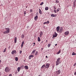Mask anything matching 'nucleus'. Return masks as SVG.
Instances as JSON below:
<instances>
[{
	"label": "nucleus",
	"mask_w": 76,
	"mask_h": 76,
	"mask_svg": "<svg viewBox=\"0 0 76 76\" xmlns=\"http://www.w3.org/2000/svg\"><path fill=\"white\" fill-rule=\"evenodd\" d=\"M6 31L3 32L4 34H8L10 32V28H6Z\"/></svg>",
	"instance_id": "nucleus-1"
},
{
	"label": "nucleus",
	"mask_w": 76,
	"mask_h": 76,
	"mask_svg": "<svg viewBox=\"0 0 76 76\" xmlns=\"http://www.w3.org/2000/svg\"><path fill=\"white\" fill-rule=\"evenodd\" d=\"M5 72L7 73L8 72H9L10 71V68H9L8 67H6L5 69Z\"/></svg>",
	"instance_id": "nucleus-2"
},
{
	"label": "nucleus",
	"mask_w": 76,
	"mask_h": 76,
	"mask_svg": "<svg viewBox=\"0 0 76 76\" xmlns=\"http://www.w3.org/2000/svg\"><path fill=\"white\" fill-rule=\"evenodd\" d=\"M16 53H17L16 52V50H13L11 52V54H12V55H13L14 54H16Z\"/></svg>",
	"instance_id": "nucleus-3"
},
{
	"label": "nucleus",
	"mask_w": 76,
	"mask_h": 76,
	"mask_svg": "<svg viewBox=\"0 0 76 76\" xmlns=\"http://www.w3.org/2000/svg\"><path fill=\"white\" fill-rule=\"evenodd\" d=\"M39 37H42V35H43V33L42 32V31H40V32L39 33Z\"/></svg>",
	"instance_id": "nucleus-4"
},
{
	"label": "nucleus",
	"mask_w": 76,
	"mask_h": 76,
	"mask_svg": "<svg viewBox=\"0 0 76 76\" xmlns=\"http://www.w3.org/2000/svg\"><path fill=\"white\" fill-rule=\"evenodd\" d=\"M57 36V34L56 32H55V34L53 35V37L54 38L56 37Z\"/></svg>",
	"instance_id": "nucleus-5"
},
{
	"label": "nucleus",
	"mask_w": 76,
	"mask_h": 76,
	"mask_svg": "<svg viewBox=\"0 0 76 76\" xmlns=\"http://www.w3.org/2000/svg\"><path fill=\"white\" fill-rule=\"evenodd\" d=\"M45 67L46 68H48L50 67V64L48 63L47 64Z\"/></svg>",
	"instance_id": "nucleus-6"
},
{
	"label": "nucleus",
	"mask_w": 76,
	"mask_h": 76,
	"mask_svg": "<svg viewBox=\"0 0 76 76\" xmlns=\"http://www.w3.org/2000/svg\"><path fill=\"white\" fill-rule=\"evenodd\" d=\"M56 72L57 75H58V74H60V73H61V71H60V69L56 71Z\"/></svg>",
	"instance_id": "nucleus-7"
},
{
	"label": "nucleus",
	"mask_w": 76,
	"mask_h": 76,
	"mask_svg": "<svg viewBox=\"0 0 76 76\" xmlns=\"http://www.w3.org/2000/svg\"><path fill=\"white\" fill-rule=\"evenodd\" d=\"M64 34L65 35H67L69 34V32L68 31H67L66 32H65Z\"/></svg>",
	"instance_id": "nucleus-8"
},
{
	"label": "nucleus",
	"mask_w": 76,
	"mask_h": 76,
	"mask_svg": "<svg viewBox=\"0 0 76 76\" xmlns=\"http://www.w3.org/2000/svg\"><path fill=\"white\" fill-rule=\"evenodd\" d=\"M51 17H56V16H57L56 14H52L51 15Z\"/></svg>",
	"instance_id": "nucleus-9"
},
{
	"label": "nucleus",
	"mask_w": 76,
	"mask_h": 76,
	"mask_svg": "<svg viewBox=\"0 0 76 76\" xmlns=\"http://www.w3.org/2000/svg\"><path fill=\"white\" fill-rule=\"evenodd\" d=\"M33 57L34 55H31L30 56H29L28 58L30 60V59H31V57Z\"/></svg>",
	"instance_id": "nucleus-10"
},
{
	"label": "nucleus",
	"mask_w": 76,
	"mask_h": 76,
	"mask_svg": "<svg viewBox=\"0 0 76 76\" xmlns=\"http://www.w3.org/2000/svg\"><path fill=\"white\" fill-rule=\"evenodd\" d=\"M38 16L37 15L35 17H34L35 20H36H36H37V19H38Z\"/></svg>",
	"instance_id": "nucleus-11"
},
{
	"label": "nucleus",
	"mask_w": 76,
	"mask_h": 76,
	"mask_svg": "<svg viewBox=\"0 0 76 76\" xmlns=\"http://www.w3.org/2000/svg\"><path fill=\"white\" fill-rule=\"evenodd\" d=\"M59 32H60V33H61L63 32V28H61L60 29H59Z\"/></svg>",
	"instance_id": "nucleus-12"
},
{
	"label": "nucleus",
	"mask_w": 76,
	"mask_h": 76,
	"mask_svg": "<svg viewBox=\"0 0 76 76\" xmlns=\"http://www.w3.org/2000/svg\"><path fill=\"white\" fill-rule=\"evenodd\" d=\"M39 13L40 15H42V11L40 10L39 9Z\"/></svg>",
	"instance_id": "nucleus-13"
},
{
	"label": "nucleus",
	"mask_w": 76,
	"mask_h": 76,
	"mask_svg": "<svg viewBox=\"0 0 76 76\" xmlns=\"http://www.w3.org/2000/svg\"><path fill=\"white\" fill-rule=\"evenodd\" d=\"M24 68H25V69H26V70L28 69V66L26 65L25 66Z\"/></svg>",
	"instance_id": "nucleus-14"
},
{
	"label": "nucleus",
	"mask_w": 76,
	"mask_h": 76,
	"mask_svg": "<svg viewBox=\"0 0 76 76\" xmlns=\"http://www.w3.org/2000/svg\"><path fill=\"white\" fill-rule=\"evenodd\" d=\"M36 51V50H33L32 53H31L32 54H35V52Z\"/></svg>",
	"instance_id": "nucleus-15"
},
{
	"label": "nucleus",
	"mask_w": 76,
	"mask_h": 76,
	"mask_svg": "<svg viewBox=\"0 0 76 76\" xmlns=\"http://www.w3.org/2000/svg\"><path fill=\"white\" fill-rule=\"evenodd\" d=\"M14 41L15 43H16L17 41V38L16 37H15L14 39Z\"/></svg>",
	"instance_id": "nucleus-16"
},
{
	"label": "nucleus",
	"mask_w": 76,
	"mask_h": 76,
	"mask_svg": "<svg viewBox=\"0 0 76 76\" xmlns=\"http://www.w3.org/2000/svg\"><path fill=\"white\" fill-rule=\"evenodd\" d=\"M24 44V41H23L21 43V48H22V47H23V45Z\"/></svg>",
	"instance_id": "nucleus-17"
},
{
	"label": "nucleus",
	"mask_w": 76,
	"mask_h": 76,
	"mask_svg": "<svg viewBox=\"0 0 76 76\" xmlns=\"http://www.w3.org/2000/svg\"><path fill=\"white\" fill-rule=\"evenodd\" d=\"M60 29V27H59L58 26L56 28V30L57 31H59V30Z\"/></svg>",
	"instance_id": "nucleus-18"
},
{
	"label": "nucleus",
	"mask_w": 76,
	"mask_h": 76,
	"mask_svg": "<svg viewBox=\"0 0 76 76\" xmlns=\"http://www.w3.org/2000/svg\"><path fill=\"white\" fill-rule=\"evenodd\" d=\"M38 41L39 42H40L41 41V39L39 37H38Z\"/></svg>",
	"instance_id": "nucleus-19"
},
{
	"label": "nucleus",
	"mask_w": 76,
	"mask_h": 76,
	"mask_svg": "<svg viewBox=\"0 0 76 76\" xmlns=\"http://www.w3.org/2000/svg\"><path fill=\"white\" fill-rule=\"evenodd\" d=\"M15 60L16 61H18V57H16L15 58Z\"/></svg>",
	"instance_id": "nucleus-20"
},
{
	"label": "nucleus",
	"mask_w": 76,
	"mask_h": 76,
	"mask_svg": "<svg viewBox=\"0 0 76 76\" xmlns=\"http://www.w3.org/2000/svg\"><path fill=\"white\" fill-rule=\"evenodd\" d=\"M56 66H57V65H58L59 64V63H58V61H56Z\"/></svg>",
	"instance_id": "nucleus-21"
},
{
	"label": "nucleus",
	"mask_w": 76,
	"mask_h": 76,
	"mask_svg": "<svg viewBox=\"0 0 76 76\" xmlns=\"http://www.w3.org/2000/svg\"><path fill=\"white\" fill-rule=\"evenodd\" d=\"M48 10V7H45V10Z\"/></svg>",
	"instance_id": "nucleus-22"
},
{
	"label": "nucleus",
	"mask_w": 76,
	"mask_h": 76,
	"mask_svg": "<svg viewBox=\"0 0 76 76\" xmlns=\"http://www.w3.org/2000/svg\"><path fill=\"white\" fill-rule=\"evenodd\" d=\"M45 65H43L41 67V69H43V68H44L45 67Z\"/></svg>",
	"instance_id": "nucleus-23"
},
{
	"label": "nucleus",
	"mask_w": 76,
	"mask_h": 76,
	"mask_svg": "<svg viewBox=\"0 0 76 76\" xmlns=\"http://www.w3.org/2000/svg\"><path fill=\"white\" fill-rule=\"evenodd\" d=\"M60 53H61V51H60V50L58 53H57V54H59Z\"/></svg>",
	"instance_id": "nucleus-24"
},
{
	"label": "nucleus",
	"mask_w": 76,
	"mask_h": 76,
	"mask_svg": "<svg viewBox=\"0 0 76 76\" xmlns=\"http://www.w3.org/2000/svg\"><path fill=\"white\" fill-rule=\"evenodd\" d=\"M76 53H75L74 52H73L72 54V56L75 55H76Z\"/></svg>",
	"instance_id": "nucleus-25"
},
{
	"label": "nucleus",
	"mask_w": 76,
	"mask_h": 76,
	"mask_svg": "<svg viewBox=\"0 0 76 76\" xmlns=\"http://www.w3.org/2000/svg\"><path fill=\"white\" fill-rule=\"evenodd\" d=\"M25 37V36H24V35L23 34L21 36V38H23Z\"/></svg>",
	"instance_id": "nucleus-26"
},
{
	"label": "nucleus",
	"mask_w": 76,
	"mask_h": 76,
	"mask_svg": "<svg viewBox=\"0 0 76 76\" xmlns=\"http://www.w3.org/2000/svg\"><path fill=\"white\" fill-rule=\"evenodd\" d=\"M6 48H5V49L4 50V51H3V53H5V52H6Z\"/></svg>",
	"instance_id": "nucleus-27"
},
{
	"label": "nucleus",
	"mask_w": 76,
	"mask_h": 76,
	"mask_svg": "<svg viewBox=\"0 0 76 76\" xmlns=\"http://www.w3.org/2000/svg\"><path fill=\"white\" fill-rule=\"evenodd\" d=\"M18 72H19L20 71V68L19 67H18Z\"/></svg>",
	"instance_id": "nucleus-28"
},
{
	"label": "nucleus",
	"mask_w": 76,
	"mask_h": 76,
	"mask_svg": "<svg viewBox=\"0 0 76 76\" xmlns=\"http://www.w3.org/2000/svg\"><path fill=\"white\" fill-rule=\"evenodd\" d=\"M38 52L37 51H36V53H35V56H38Z\"/></svg>",
	"instance_id": "nucleus-29"
},
{
	"label": "nucleus",
	"mask_w": 76,
	"mask_h": 76,
	"mask_svg": "<svg viewBox=\"0 0 76 76\" xmlns=\"http://www.w3.org/2000/svg\"><path fill=\"white\" fill-rule=\"evenodd\" d=\"M60 58H59L57 59V61L59 62L60 61Z\"/></svg>",
	"instance_id": "nucleus-30"
},
{
	"label": "nucleus",
	"mask_w": 76,
	"mask_h": 76,
	"mask_svg": "<svg viewBox=\"0 0 76 76\" xmlns=\"http://www.w3.org/2000/svg\"><path fill=\"white\" fill-rule=\"evenodd\" d=\"M56 3H59V1H56Z\"/></svg>",
	"instance_id": "nucleus-31"
},
{
	"label": "nucleus",
	"mask_w": 76,
	"mask_h": 76,
	"mask_svg": "<svg viewBox=\"0 0 76 76\" xmlns=\"http://www.w3.org/2000/svg\"><path fill=\"white\" fill-rule=\"evenodd\" d=\"M50 45H51L50 44H48V47L49 48L50 47Z\"/></svg>",
	"instance_id": "nucleus-32"
},
{
	"label": "nucleus",
	"mask_w": 76,
	"mask_h": 76,
	"mask_svg": "<svg viewBox=\"0 0 76 76\" xmlns=\"http://www.w3.org/2000/svg\"><path fill=\"white\" fill-rule=\"evenodd\" d=\"M24 15H26V11H24Z\"/></svg>",
	"instance_id": "nucleus-33"
},
{
	"label": "nucleus",
	"mask_w": 76,
	"mask_h": 76,
	"mask_svg": "<svg viewBox=\"0 0 76 76\" xmlns=\"http://www.w3.org/2000/svg\"><path fill=\"white\" fill-rule=\"evenodd\" d=\"M44 4V2H42L41 3V4H40V5H42V4Z\"/></svg>",
	"instance_id": "nucleus-34"
},
{
	"label": "nucleus",
	"mask_w": 76,
	"mask_h": 76,
	"mask_svg": "<svg viewBox=\"0 0 76 76\" xmlns=\"http://www.w3.org/2000/svg\"><path fill=\"white\" fill-rule=\"evenodd\" d=\"M54 12L55 13H57V11L56 10H54Z\"/></svg>",
	"instance_id": "nucleus-35"
},
{
	"label": "nucleus",
	"mask_w": 76,
	"mask_h": 76,
	"mask_svg": "<svg viewBox=\"0 0 76 76\" xmlns=\"http://www.w3.org/2000/svg\"><path fill=\"white\" fill-rule=\"evenodd\" d=\"M59 10H60V9L58 8L57 9V12H59Z\"/></svg>",
	"instance_id": "nucleus-36"
},
{
	"label": "nucleus",
	"mask_w": 76,
	"mask_h": 76,
	"mask_svg": "<svg viewBox=\"0 0 76 76\" xmlns=\"http://www.w3.org/2000/svg\"><path fill=\"white\" fill-rule=\"evenodd\" d=\"M30 12H31V13L32 12V9H30Z\"/></svg>",
	"instance_id": "nucleus-37"
},
{
	"label": "nucleus",
	"mask_w": 76,
	"mask_h": 76,
	"mask_svg": "<svg viewBox=\"0 0 76 76\" xmlns=\"http://www.w3.org/2000/svg\"><path fill=\"white\" fill-rule=\"evenodd\" d=\"M46 23H47V22H45L43 23V24L44 25L45 24H46Z\"/></svg>",
	"instance_id": "nucleus-38"
},
{
	"label": "nucleus",
	"mask_w": 76,
	"mask_h": 76,
	"mask_svg": "<svg viewBox=\"0 0 76 76\" xmlns=\"http://www.w3.org/2000/svg\"><path fill=\"white\" fill-rule=\"evenodd\" d=\"M19 53H20V54H22V51H21V50H20V51Z\"/></svg>",
	"instance_id": "nucleus-39"
},
{
	"label": "nucleus",
	"mask_w": 76,
	"mask_h": 76,
	"mask_svg": "<svg viewBox=\"0 0 76 76\" xmlns=\"http://www.w3.org/2000/svg\"><path fill=\"white\" fill-rule=\"evenodd\" d=\"M9 76H12V75L11 74H10Z\"/></svg>",
	"instance_id": "nucleus-40"
},
{
	"label": "nucleus",
	"mask_w": 76,
	"mask_h": 76,
	"mask_svg": "<svg viewBox=\"0 0 76 76\" xmlns=\"http://www.w3.org/2000/svg\"><path fill=\"white\" fill-rule=\"evenodd\" d=\"M47 22L48 23H49L50 22H49L48 21Z\"/></svg>",
	"instance_id": "nucleus-41"
},
{
	"label": "nucleus",
	"mask_w": 76,
	"mask_h": 76,
	"mask_svg": "<svg viewBox=\"0 0 76 76\" xmlns=\"http://www.w3.org/2000/svg\"><path fill=\"white\" fill-rule=\"evenodd\" d=\"M74 75H76V72H75Z\"/></svg>",
	"instance_id": "nucleus-42"
},
{
	"label": "nucleus",
	"mask_w": 76,
	"mask_h": 76,
	"mask_svg": "<svg viewBox=\"0 0 76 76\" xmlns=\"http://www.w3.org/2000/svg\"><path fill=\"white\" fill-rule=\"evenodd\" d=\"M76 65L75 64H74V66H75Z\"/></svg>",
	"instance_id": "nucleus-43"
},
{
	"label": "nucleus",
	"mask_w": 76,
	"mask_h": 76,
	"mask_svg": "<svg viewBox=\"0 0 76 76\" xmlns=\"http://www.w3.org/2000/svg\"><path fill=\"white\" fill-rule=\"evenodd\" d=\"M1 72H0V76H1Z\"/></svg>",
	"instance_id": "nucleus-44"
},
{
	"label": "nucleus",
	"mask_w": 76,
	"mask_h": 76,
	"mask_svg": "<svg viewBox=\"0 0 76 76\" xmlns=\"http://www.w3.org/2000/svg\"><path fill=\"white\" fill-rule=\"evenodd\" d=\"M54 9H56V7H54Z\"/></svg>",
	"instance_id": "nucleus-45"
},
{
	"label": "nucleus",
	"mask_w": 76,
	"mask_h": 76,
	"mask_svg": "<svg viewBox=\"0 0 76 76\" xmlns=\"http://www.w3.org/2000/svg\"><path fill=\"white\" fill-rule=\"evenodd\" d=\"M1 60H0V63H1Z\"/></svg>",
	"instance_id": "nucleus-46"
},
{
	"label": "nucleus",
	"mask_w": 76,
	"mask_h": 76,
	"mask_svg": "<svg viewBox=\"0 0 76 76\" xmlns=\"http://www.w3.org/2000/svg\"><path fill=\"white\" fill-rule=\"evenodd\" d=\"M46 58H48V56H46Z\"/></svg>",
	"instance_id": "nucleus-47"
},
{
	"label": "nucleus",
	"mask_w": 76,
	"mask_h": 76,
	"mask_svg": "<svg viewBox=\"0 0 76 76\" xmlns=\"http://www.w3.org/2000/svg\"><path fill=\"white\" fill-rule=\"evenodd\" d=\"M57 45V44H56L55 45V46H56V45Z\"/></svg>",
	"instance_id": "nucleus-48"
},
{
	"label": "nucleus",
	"mask_w": 76,
	"mask_h": 76,
	"mask_svg": "<svg viewBox=\"0 0 76 76\" xmlns=\"http://www.w3.org/2000/svg\"><path fill=\"white\" fill-rule=\"evenodd\" d=\"M42 42H43V41H42L41 42V43H42Z\"/></svg>",
	"instance_id": "nucleus-49"
},
{
	"label": "nucleus",
	"mask_w": 76,
	"mask_h": 76,
	"mask_svg": "<svg viewBox=\"0 0 76 76\" xmlns=\"http://www.w3.org/2000/svg\"><path fill=\"white\" fill-rule=\"evenodd\" d=\"M34 45H35V43H34Z\"/></svg>",
	"instance_id": "nucleus-50"
},
{
	"label": "nucleus",
	"mask_w": 76,
	"mask_h": 76,
	"mask_svg": "<svg viewBox=\"0 0 76 76\" xmlns=\"http://www.w3.org/2000/svg\"><path fill=\"white\" fill-rule=\"evenodd\" d=\"M46 42H47V40L46 41Z\"/></svg>",
	"instance_id": "nucleus-51"
},
{
	"label": "nucleus",
	"mask_w": 76,
	"mask_h": 76,
	"mask_svg": "<svg viewBox=\"0 0 76 76\" xmlns=\"http://www.w3.org/2000/svg\"><path fill=\"white\" fill-rule=\"evenodd\" d=\"M0 57H1V56H0Z\"/></svg>",
	"instance_id": "nucleus-52"
},
{
	"label": "nucleus",
	"mask_w": 76,
	"mask_h": 76,
	"mask_svg": "<svg viewBox=\"0 0 76 76\" xmlns=\"http://www.w3.org/2000/svg\"><path fill=\"white\" fill-rule=\"evenodd\" d=\"M42 50H43V48H42Z\"/></svg>",
	"instance_id": "nucleus-53"
},
{
	"label": "nucleus",
	"mask_w": 76,
	"mask_h": 76,
	"mask_svg": "<svg viewBox=\"0 0 76 76\" xmlns=\"http://www.w3.org/2000/svg\"><path fill=\"white\" fill-rule=\"evenodd\" d=\"M26 7V8H27V7Z\"/></svg>",
	"instance_id": "nucleus-54"
},
{
	"label": "nucleus",
	"mask_w": 76,
	"mask_h": 76,
	"mask_svg": "<svg viewBox=\"0 0 76 76\" xmlns=\"http://www.w3.org/2000/svg\"><path fill=\"white\" fill-rule=\"evenodd\" d=\"M75 64V65H76V63Z\"/></svg>",
	"instance_id": "nucleus-55"
},
{
	"label": "nucleus",
	"mask_w": 76,
	"mask_h": 76,
	"mask_svg": "<svg viewBox=\"0 0 76 76\" xmlns=\"http://www.w3.org/2000/svg\"><path fill=\"white\" fill-rule=\"evenodd\" d=\"M0 58H1V57H0Z\"/></svg>",
	"instance_id": "nucleus-56"
}]
</instances>
